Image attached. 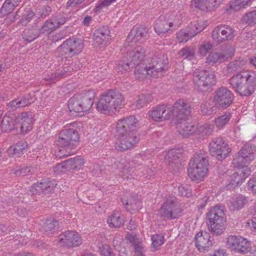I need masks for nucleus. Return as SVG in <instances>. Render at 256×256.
I'll list each match as a JSON object with an SVG mask.
<instances>
[{"mask_svg":"<svg viewBox=\"0 0 256 256\" xmlns=\"http://www.w3.org/2000/svg\"><path fill=\"white\" fill-rule=\"evenodd\" d=\"M256 156V150L250 144H246L238 151L233 159L232 164L236 170L231 177L230 184L236 186L242 184L250 174V170L247 166Z\"/></svg>","mask_w":256,"mask_h":256,"instance_id":"1","label":"nucleus"},{"mask_svg":"<svg viewBox=\"0 0 256 256\" xmlns=\"http://www.w3.org/2000/svg\"><path fill=\"white\" fill-rule=\"evenodd\" d=\"M168 60L164 54L158 53L150 59L148 64H144L135 66L134 75L136 78L143 80L147 76L158 77L168 68Z\"/></svg>","mask_w":256,"mask_h":256,"instance_id":"2","label":"nucleus"},{"mask_svg":"<svg viewBox=\"0 0 256 256\" xmlns=\"http://www.w3.org/2000/svg\"><path fill=\"white\" fill-rule=\"evenodd\" d=\"M229 83L236 92L248 96L256 88V74L248 70L240 72L230 78Z\"/></svg>","mask_w":256,"mask_h":256,"instance_id":"3","label":"nucleus"},{"mask_svg":"<svg viewBox=\"0 0 256 256\" xmlns=\"http://www.w3.org/2000/svg\"><path fill=\"white\" fill-rule=\"evenodd\" d=\"M125 104L122 94L118 90H110L101 96L96 104L97 110L102 113L118 111Z\"/></svg>","mask_w":256,"mask_h":256,"instance_id":"4","label":"nucleus"},{"mask_svg":"<svg viewBox=\"0 0 256 256\" xmlns=\"http://www.w3.org/2000/svg\"><path fill=\"white\" fill-rule=\"evenodd\" d=\"M208 230L213 235L220 236L224 233L226 227L224 206L217 205L212 208L207 214Z\"/></svg>","mask_w":256,"mask_h":256,"instance_id":"5","label":"nucleus"},{"mask_svg":"<svg viewBox=\"0 0 256 256\" xmlns=\"http://www.w3.org/2000/svg\"><path fill=\"white\" fill-rule=\"evenodd\" d=\"M208 166V156L205 152L202 150L196 152L192 166L188 168L189 177L192 180H202L207 174Z\"/></svg>","mask_w":256,"mask_h":256,"instance_id":"6","label":"nucleus"},{"mask_svg":"<svg viewBox=\"0 0 256 256\" xmlns=\"http://www.w3.org/2000/svg\"><path fill=\"white\" fill-rule=\"evenodd\" d=\"M66 22L64 17H52L46 21L44 25L42 27L40 32L50 33L56 28H58L60 25L64 24ZM40 35L39 30L36 28L32 29H27L24 30L22 36L23 38L28 42H31Z\"/></svg>","mask_w":256,"mask_h":256,"instance_id":"7","label":"nucleus"},{"mask_svg":"<svg viewBox=\"0 0 256 256\" xmlns=\"http://www.w3.org/2000/svg\"><path fill=\"white\" fill-rule=\"evenodd\" d=\"M193 81L195 89L200 92H204L215 84V75L211 70L196 69L194 72Z\"/></svg>","mask_w":256,"mask_h":256,"instance_id":"8","label":"nucleus"},{"mask_svg":"<svg viewBox=\"0 0 256 256\" xmlns=\"http://www.w3.org/2000/svg\"><path fill=\"white\" fill-rule=\"evenodd\" d=\"M182 210L179 203L174 197L166 199L159 210V214L164 219L172 220L178 218L181 215Z\"/></svg>","mask_w":256,"mask_h":256,"instance_id":"9","label":"nucleus"},{"mask_svg":"<svg viewBox=\"0 0 256 256\" xmlns=\"http://www.w3.org/2000/svg\"><path fill=\"white\" fill-rule=\"evenodd\" d=\"M82 48L83 44L81 40L72 38L65 40L56 50L62 56L72 57L80 52Z\"/></svg>","mask_w":256,"mask_h":256,"instance_id":"10","label":"nucleus"},{"mask_svg":"<svg viewBox=\"0 0 256 256\" xmlns=\"http://www.w3.org/2000/svg\"><path fill=\"white\" fill-rule=\"evenodd\" d=\"M209 151L212 156L221 160L229 155L231 148L222 138H216L209 144Z\"/></svg>","mask_w":256,"mask_h":256,"instance_id":"11","label":"nucleus"},{"mask_svg":"<svg viewBox=\"0 0 256 256\" xmlns=\"http://www.w3.org/2000/svg\"><path fill=\"white\" fill-rule=\"evenodd\" d=\"M226 246L239 254H245L252 250L250 242L240 236H229L226 238Z\"/></svg>","mask_w":256,"mask_h":256,"instance_id":"12","label":"nucleus"},{"mask_svg":"<svg viewBox=\"0 0 256 256\" xmlns=\"http://www.w3.org/2000/svg\"><path fill=\"white\" fill-rule=\"evenodd\" d=\"M233 100L232 93L226 88L220 87L214 92L212 102L216 108H226L231 104Z\"/></svg>","mask_w":256,"mask_h":256,"instance_id":"13","label":"nucleus"},{"mask_svg":"<svg viewBox=\"0 0 256 256\" xmlns=\"http://www.w3.org/2000/svg\"><path fill=\"white\" fill-rule=\"evenodd\" d=\"M170 116L175 122L186 120L190 112V104L182 100H176L173 106L169 107Z\"/></svg>","mask_w":256,"mask_h":256,"instance_id":"14","label":"nucleus"},{"mask_svg":"<svg viewBox=\"0 0 256 256\" xmlns=\"http://www.w3.org/2000/svg\"><path fill=\"white\" fill-rule=\"evenodd\" d=\"M117 135L118 138L116 143V148L118 150L121 152L135 146L140 140L136 133L117 134Z\"/></svg>","mask_w":256,"mask_h":256,"instance_id":"15","label":"nucleus"},{"mask_svg":"<svg viewBox=\"0 0 256 256\" xmlns=\"http://www.w3.org/2000/svg\"><path fill=\"white\" fill-rule=\"evenodd\" d=\"M79 140L78 132L74 128H66L60 132L58 140V144L62 148H73L74 142Z\"/></svg>","mask_w":256,"mask_h":256,"instance_id":"16","label":"nucleus"},{"mask_svg":"<svg viewBox=\"0 0 256 256\" xmlns=\"http://www.w3.org/2000/svg\"><path fill=\"white\" fill-rule=\"evenodd\" d=\"M138 122L134 116H130L118 120L116 126V134L136 133Z\"/></svg>","mask_w":256,"mask_h":256,"instance_id":"17","label":"nucleus"},{"mask_svg":"<svg viewBox=\"0 0 256 256\" xmlns=\"http://www.w3.org/2000/svg\"><path fill=\"white\" fill-rule=\"evenodd\" d=\"M84 163V161L82 158L80 156H78L67 160L62 162L58 164L54 168V171L57 174H60L80 168Z\"/></svg>","mask_w":256,"mask_h":256,"instance_id":"18","label":"nucleus"},{"mask_svg":"<svg viewBox=\"0 0 256 256\" xmlns=\"http://www.w3.org/2000/svg\"><path fill=\"white\" fill-rule=\"evenodd\" d=\"M234 52V48L230 45L226 46V49L222 52H213L209 54L206 58V62L210 64L221 62L232 57Z\"/></svg>","mask_w":256,"mask_h":256,"instance_id":"19","label":"nucleus"},{"mask_svg":"<svg viewBox=\"0 0 256 256\" xmlns=\"http://www.w3.org/2000/svg\"><path fill=\"white\" fill-rule=\"evenodd\" d=\"M59 240L60 244L62 246L68 247L78 246L82 244V239L78 232L68 230L61 235Z\"/></svg>","mask_w":256,"mask_h":256,"instance_id":"20","label":"nucleus"},{"mask_svg":"<svg viewBox=\"0 0 256 256\" xmlns=\"http://www.w3.org/2000/svg\"><path fill=\"white\" fill-rule=\"evenodd\" d=\"M34 114L31 112H22L16 116L17 129L20 128L21 132L26 134L32 129Z\"/></svg>","mask_w":256,"mask_h":256,"instance_id":"21","label":"nucleus"},{"mask_svg":"<svg viewBox=\"0 0 256 256\" xmlns=\"http://www.w3.org/2000/svg\"><path fill=\"white\" fill-rule=\"evenodd\" d=\"M56 186V181L54 179L51 180L44 181L34 184L30 187V192L32 194H47L52 192Z\"/></svg>","mask_w":256,"mask_h":256,"instance_id":"22","label":"nucleus"},{"mask_svg":"<svg viewBox=\"0 0 256 256\" xmlns=\"http://www.w3.org/2000/svg\"><path fill=\"white\" fill-rule=\"evenodd\" d=\"M148 37V29L143 26L134 27L129 33L126 40L130 42H142Z\"/></svg>","mask_w":256,"mask_h":256,"instance_id":"23","label":"nucleus"},{"mask_svg":"<svg viewBox=\"0 0 256 256\" xmlns=\"http://www.w3.org/2000/svg\"><path fill=\"white\" fill-rule=\"evenodd\" d=\"M170 108L166 105H161L154 108L149 112V116L155 121L162 122L171 118Z\"/></svg>","mask_w":256,"mask_h":256,"instance_id":"24","label":"nucleus"},{"mask_svg":"<svg viewBox=\"0 0 256 256\" xmlns=\"http://www.w3.org/2000/svg\"><path fill=\"white\" fill-rule=\"evenodd\" d=\"M196 245L200 252H204L212 244L210 234L206 232H200L195 236Z\"/></svg>","mask_w":256,"mask_h":256,"instance_id":"25","label":"nucleus"},{"mask_svg":"<svg viewBox=\"0 0 256 256\" xmlns=\"http://www.w3.org/2000/svg\"><path fill=\"white\" fill-rule=\"evenodd\" d=\"M223 0H192L194 6L204 12H209L216 10Z\"/></svg>","mask_w":256,"mask_h":256,"instance_id":"26","label":"nucleus"},{"mask_svg":"<svg viewBox=\"0 0 256 256\" xmlns=\"http://www.w3.org/2000/svg\"><path fill=\"white\" fill-rule=\"evenodd\" d=\"M110 37V30L107 26H103L96 29L93 34L94 45L100 47Z\"/></svg>","mask_w":256,"mask_h":256,"instance_id":"27","label":"nucleus"},{"mask_svg":"<svg viewBox=\"0 0 256 256\" xmlns=\"http://www.w3.org/2000/svg\"><path fill=\"white\" fill-rule=\"evenodd\" d=\"M179 134L184 136L192 134L196 132L197 126L188 122L186 120L175 122Z\"/></svg>","mask_w":256,"mask_h":256,"instance_id":"28","label":"nucleus"},{"mask_svg":"<svg viewBox=\"0 0 256 256\" xmlns=\"http://www.w3.org/2000/svg\"><path fill=\"white\" fill-rule=\"evenodd\" d=\"M145 54L144 48L140 46H137L132 50L127 52L126 56L133 64L134 66L142 64V61Z\"/></svg>","mask_w":256,"mask_h":256,"instance_id":"29","label":"nucleus"},{"mask_svg":"<svg viewBox=\"0 0 256 256\" xmlns=\"http://www.w3.org/2000/svg\"><path fill=\"white\" fill-rule=\"evenodd\" d=\"M247 198L243 195L234 196L228 202V206L230 210H239L248 203Z\"/></svg>","mask_w":256,"mask_h":256,"instance_id":"30","label":"nucleus"},{"mask_svg":"<svg viewBox=\"0 0 256 256\" xmlns=\"http://www.w3.org/2000/svg\"><path fill=\"white\" fill-rule=\"evenodd\" d=\"M81 98V104L83 107L84 112H87L90 110L93 104L95 92L92 90H89L82 93L79 94Z\"/></svg>","mask_w":256,"mask_h":256,"instance_id":"31","label":"nucleus"},{"mask_svg":"<svg viewBox=\"0 0 256 256\" xmlns=\"http://www.w3.org/2000/svg\"><path fill=\"white\" fill-rule=\"evenodd\" d=\"M28 144L26 142L21 141L10 147L6 153L10 156L19 157L24 154L28 148Z\"/></svg>","mask_w":256,"mask_h":256,"instance_id":"32","label":"nucleus"},{"mask_svg":"<svg viewBox=\"0 0 256 256\" xmlns=\"http://www.w3.org/2000/svg\"><path fill=\"white\" fill-rule=\"evenodd\" d=\"M1 128L4 132H10L14 128L17 129L16 116L6 114L2 119Z\"/></svg>","mask_w":256,"mask_h":256,"instance_id":"33","label":"nucleus"},{"mask_svg":"<svg viewBox=\"0 0 256 256\" xmlns=\"http://www.w3.org/2000/svg\"><path fill=\"white\" fill-rule=\"evenodd\" d=\"M180 24V22L178 21L173 22L164 20L157 22L154 27V30L158 35H160L168 32L170 28L172 26L174 27V28H176Z\"/></svg>","mask_w":256,"mask_h":256,"instance_id":"34","label":"nucleus"},{"mask_svg":"<svg viewBox=\"0 0 256 256\" xmlns=\"http://www.w3.org/2000/svg\"><path fill=\"white\" fill-rule=\"evenodd\" d=\"M81 98L79 94H74L68 102V108L70 112H84L83 107L80 102Z\"/></svg>","mask_w":256,"mask_h":256,"instance_id":"35","label":"nucleus"},{"mask_svg":"<svg viewBox=\"0 0 256 256\" xmlns=\"http://www.w3.org/2000/svg\"><path fill=\"white\" fill-rule=\"evenodd\" d=\"M250 1L251 0H235L230 5L226 6V14H232L233 12L238 11L244 8Z\"/></svg>","mask_w":256,"mask_h":256,"instance_id":"36","label":"nucleus"},{"mask_svg":"<svg viewBox=\"0 0 256 256\" xmlns=\"http://www.w3.org/2000/svg\"><path fill=\"white\" fill-rule=\"evenodd\" d=\"M107 222L110 226L118 228L124 224V217L120 212L115 210L108 217Z\"/></svg>","mask_w":256,"mask_h":256,"instance_id":"37","label":"nucleus"},{"mask_svg":"<svg viewBox=\"0 0 256 256\" xmlns=\"http://www.w3.org/2000/svg\"><path fill=\"white\" fill-rule=\"evenodd\" d=\"M182 152V150L180 148H172L169 150L165 156L166 162L170 165L180 156Z\"/></svg>","mask_w":256,"mask_h":256,"instance_id":"38","label":"nucleus"},{"mask_svg":"<svg viewBox=\"0 0 256 256\" xmlns=\"http://www.w3.org/2000/svg\"><path fill=\"white\" fill-rule=\"evenodd\" d=\"M194 36V32L193 33L190 28H189L179 31L176 34V39L179 42H184Z\"/></svg>","mask_w":256,"mask_h":256,"instance_id":"39","label":"nucleus"},{"mask_svg":"<svg viewBox=\"0 0 256 256\" xmlns=\"http://www.w3.org/2000/svg\"><path fill=\"white\" fill-rule=\"evenodd\" d=\"M246 62L244 60L231 62L228 66V71L229 73H233L235 72L240 73V72H244L242 70Z\"/></svg>","mask_w":256,"mask_h":256,"instance_id":"40","label":"nucleus"},{"mask_svg":"<svg viewBox=\"0 0 256 256\" xmlns=\"http://www.w3.org/2000/svg\"><path fill=\"white\" fill-rule=\"evenodd\" d=\"M58 222L55 220H47L44 224L42 228L44 232L52 234L58 229Z\"/></svg>","mask_w":256,"mask_h":256,"instance_id":"41","label":"nucleus"},{"mask_svg":"<svg viewBox=\"0 0 256 256\" xmlns=\"http://www.w3.org/2000/svg\"><path fill=\"white\" fill-rule=\"evenodd\" d=\"M231 118L232 114L230 112H226L224 114L215 118L214 124L218 128H222L228 124Z\"/></svg>","mask_w":256,"mask_h":256,"instance_id":"42","label":"nucleus"},{"mask_svg":"<svg viewBox=\"0 0 256 256\" xmlns=\"http://www.w3.org/2000/svg\"><path fill=\"white\" fill-rule=\"evenodd\" d=\"M208 25V22L206 20H199L194 24H191L190 28L192 32H194V36L203 30Z\"/></svg>","mask_w":256,"mask_h":256,"instance_id":"43","label":"nucleus"},{"mask_svg":"<svg viewBox=\"0 0 256 256\" xmlns=\"http://www.w3.org/2000/svg\"><path fill=\"white\" fill-rule=\"evenodd\" d=\"M223 28H221L220 34L222 40H230L234 37V30L228 26H222Z\"/></svg>","mask_w":256,"mask_h":256,"instance_id":"44","label":"nucleus"},{"mask_svg":"<svg viewBox=\"0 0 256 256\" xmlns=\"http://www.w3.org/2000/svg\"><path fill=\"white\" fill-rule=\"evenodd\" d=\"M214 130V126L210 124H204L200 126H197V130L195 133L202 136L210 134Z\"/></svg>","mask_w":256,"mask_h":256,"instance_id":"45","label":"nucleus"},{"mask_svg":"<svg viewBox=\"0 0 256 256\" xmlns=\"http://www.w3.org/2000/svg\"><path fill=\"white\" fill-rule=\"evenodd\" d=\"M124 58H126V60L120 61L118 66V70L122 72H126L134 67L133 64L130 62L126 54L124 56Z\"/></svg>","mask_w":256,"mask_h":256,"instance_id":"46","label":"nucleus"},{"mask_svg":"<svg viewBox=\"0 0 256 256\" xmlns=\"http://www.w3.org/2000/svg\"><path fill=\"white\" fill-rule=\"evenodd\" d=\"M17 99L18 100L19 105H20L21 108L25 107L33 103L35 100V98L30 94H26L17 98Z\"/></svg>","mask_w":256,"mask_h":256,"instance_id":"47","label":"nucleus"},{"mask_svg":"<svg viewBox=\"0 0 256 256\" xmlns=\"http://www.w3.org/2000/svg\"><path fill=\"white\" fill-rule=\"evenodd\" d=\"M36 169V168H34L30 166H21L15 170L14 173L16 176H24L34 173Z\"/></svg>","mask_w":256,"mask_h":256,"instance_id":"48","label":"nucleus"},{"mask_svg":"<svg viewBox=\"0 0 256 256\" xmlns=\"http://www.w3.org/2000/svg\"><path fill=\"white\" fill-rule=\"evenodd\" d=\"M212 48L213 44L210 42L204 41L199 46L198 53L201 56H204Z\"/></svg>","mask_w":256,"mask_h":256,"instance_id":"49","label":"nucleus"},{"mask_svg":"<svg viewBox=\"0 0 256 256\" xmlns=\"http://www.w3.org/2000/svg\"><path fill=\"white\" fill-rule=\"evenodd\" d=\"M16 6L14 5V4L10 2V1L9 0H6L4 3L3 4L2 8L0 10L2 14L4 16H6L14 10L15 7Z\"/></svg>","mask_w":256,"mask_h":256,"instance_id":"50","label":"nucleus"},{"mask_svg":"<svg viewBox=\"0 0 256 256\" xmlns=\"http://www.w3.org/2000/svg\"><path fill=\"white\" fill-rule=\"evenodd\" d=\"M194 54L195 52L194 48L190 47L183 48L178 53L180 56L188 60H192L194 58Z\"/></svg>","mask_w":256,"mask_h":256,"instance_id":"51","label":"nucleus"},{"mask_svg":"<svg viewBox=\"0 0 256 256\" xmlns=\"http://www.w3.org/2000/svg\"><path fill=\"white\" fill-rule=\"evenodd\" d=\"M150 100V96L144 94H141L138 96V100L135 102L134 105L137 108H140L146 105Z\"/></svg>","mask_w":256,"mask_h":256,"instance_id":"52","label":"nucleus"},{"mask_svg":"<svg viewBox=\"0 0 256 256\" xmlns=\"http://www.w3.org/2000/svg\"><path fill=\"white\" fill-rule=\"evenodd\" d=\"M126 204L128 206L126 208L128 210H132L133 211H137L141 208L140 202L133 200L132 197L126 201Z\"/></svg>","mask_w":256,"mask_h":256,"instance_id":"53","label":"nucleus"},{"mask_svg":"<svg viewBox=\"0 0 256 256\" xmlns=\"http://www.w3.org/2000/svg\"><path fill=\"white\" fill-rule=\"evenodd\" d=\"M152 246L156 250L164 243V236L162 234H156L152 236Z\"/></svg>","mask_w":256,"mask_h":256,"instance_id":"54","label":"nucleus"},{"mask_svg":"<svg viewBox=\"0 0 256 256\" xmlns=\"http://www.w3.org/2000/svg\"><path fill=\"white\" fill-rule=\"evenodd\" d=\"M122 164L120 162L118 164H117L118 168L122 170V172L123 176H125L126 178H130V176H132V173L134 172V170H132V168H130L129 167L124 166H122Z\"/></svg>","mask_w":256,"mask_h":256,"instance_id":"55","label":"nucleus"},{"mask_svg":"<svg viewBox=\"0 0 256 256\" xmlns=\"http://www.w3.org/2000/svg\"><path fill=\"white\" fill-rule=\"evenodd\" d=\"M201 112L204 115H210L214 113L210 104L208 102H203L200 106Z\"/></svg>","mask_w":256,"mask_h":256,"instance_id":"56","label":"nucleus"},{"mask_svg":"<svg viewBox=\"0 0 256 256\" xmlns=\"http://www.w3.org/2000/svg\"><path fill=\"white\" fill-rule=\"evenodd\" d=\"M99 249L102 256H115L112 249L107 244H102L99 247Z\"/></svg>","mask_w":256,"mask_h":256,"instance_id":"57","label":"nucleus"},{"mask_svg":"<svg viewBox=\"0 0 256 256\" xmlns=\"http://www.w3.org/2000/svg\"><path fill=\"white\" fill-rule=\"evenodd\" d=\"M178 194L180 196L190 197L192 196L191 190L188 186H180L178 188Z\"/></svg>","mask_w":256,"mask_h":256,"instance_id":"58","label":"nucleus"},{"mask_svg":"<svg viewBox=\"0 0 256 256\" xmlns=\"http://www.w3.org/2000/svg\"><path fill=\"white\" fill-rule=\"evenodd\" d=\"M223 28L222 26H217L212 32V38L218 42H222V36H220V33L221 28Z\"/></svg>","mask_w":256,"mask_h":256,"instance_id":"59","label":"nucleus"},{"mask_svg":"<svg viewBox=\"0 0 256 256\" xmlns=\"http://www.w3.org/2000/svg\"><path fill=\"white\" fill-rule=\"evenodd\" d=\"M116 1V0H100L98 4L94 8V10L96 12H99L102 8L110 5L112 2Z\"/></svg>","mask_w":256,"mask_h":256,"instance_id":"60","label":"nucleus"},{"mask_svg":"<svg viewBox=\"0 0 256 256\" xmlns=\"http://www.w3.org/2000/svg\"><path fill=\"white\" fill-rule=\"evenodd\" d=\"M20 108L18 100L16 98L8 102L6 105V108L9 112H10Z\"/></svg>","mask_w":256,"mask_h":256,"instance_id":"61","label":"nucleus"},{"mask_svg":"<svg viewBox=\"0 0 256 256\" xmlns=\"http://www.w3.org/2000/svg\"><path fill=\"white\" fill-rule=\"evenodd\" d=\"M64 149H60L58 150L57 156L60 158L68 156L74 153V152L73 150V148H63Z\"/></svg>","mask_w":256,"mask_h":256,"instance_id":"62","label":"nucleus"},{"mask_svg":"<svg viewBox=\"0 0 256 256\" xmlns=\"http://www.w3.org/2000/svg\"><path fill=\"white\" fill-rule=\"evenodd\" d=\"M38 14L40 16H47L50 14H53L52 9L48 6H44L39 9Z\"/></svg>","mask_w":256,"mask_h":256,"instance_id":"63","label":"nucleus"},{"mask_svg":"<svg viewBox=\"0 0 256 256\" xmlns=\"http://www.w3.org/2000/svg\"><path fill=\"white\" fill-rule=\"evenodd\" d=\"M66 36V34L64 32L56 33L54 34H52L49 36L52 42H56L59 40L64 38Z\"/></svg>","mask_w":256,"mask_h":256,"instance_id":"64","label":"nucleus"}]
</instances>
